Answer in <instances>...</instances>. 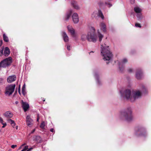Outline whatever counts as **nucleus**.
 Returning a JSON list of instances; mask_svg holds the SVG:
<instances>
[{"label": "nucleus", "instance_id": "obj_37", "mask_svg": "<svg viewBox=\"0 0 151 151\" xmlns=\"http://www.w3.org/2000/svg\"><path fill=\"white\" fill-rule=\"evenodd\" d=\"M132 68H129L128 70V71L129 73H131L132 72Z\"/></svg>", "mask_w": 151, "mask_h": 151}, {"label": "nucleus", "instance_id": "obj_10", "mask_svg": "<svg viewBox=\"0 0 151 151\" xmlns=\"http://www.w3.org/2000/svg\"><path fill=\"white\" fill-rule=\"evenodd\" d=\"M143 73L142 70H138L136 73V77L137 79H140L143 77Z\"/></svg>", "mask_w": 151, "mask_h": 151}, {"label": "nucleus", "instance_id": "obj_39", "mask_svg": "<svg viewBox=\"0 0 151 151\" xmlns=\"http://www.w3.org/2000/svg\"><path fill=\"white\" fill-rule=\"evenodd\" d=\"M130 2L132 4H133L135 2V0H131Z\"/></svg>", "mask_w": 151, "mask_h": 151}, {"label": "nucleus", "instance_id": "obj_34", "mask_svg": "<svg viewBox=\"0 0 151 151\" xmlns=\"http://www.w3.org/2000/svg\"><path fill=\"white\" fill-rule=\"evenodd\" d=\"M105 4L107 5L109 7H110L112 6V4L110 3H105Z\"/></svg>", "mask_w": 151, "mask_h": 151}, {"label": "nucleus", "instance_id": "obj_24", "mask_svg": "<svg viewBox=\"0 0 151 151\" xmlns=\"http://www.w3.org/2000/svg\"><path fill=\"white\" fill-rule=\"evenodd\" d=\"M94 76L96 80L97 83L99 84H100V81H99V75L97 73H95L94 74Z\"/></svg>", "mask_w": 151, "mask_h": 151}, {"label": "nucleus", "instance_id": "obj_33", "mask_svg": "<svg viewBox=\"0 0 151 151\" xmlns=\"http://www.w3.org/2000/svg\"><path fill=\"white\" fill-rule=\"evenodd\" d=\"M7 120L10 123L11 125L14 122V120L10 119H8Z\"/></svg>", "mask_w": 151, "mask_h": 151}, {"label": "nucleus", "instance_id": "obj_9", "mask_svg": "<svg viewBox=\"0 0 151 151\" xmlns=\"http://www.w3.org/2000/svg\"><path fill=\"white\" fill-rule=\"evenodd\" d=\"M136 134H139V135L144 136H145V134H146L145 129L142 127L138 128Z\"/></svg>", "mask_w": 151, "mask_h": 151}, {"label": "nucleus", "instance_id": "obj_25", "mask_svg": "<svg viewBox=\"0 0 151 151\" xmlns=\"http://www.w3.org/2000/svg\"><path fill=\"white\" fill-rule=\"evenodd\" d=\"M97 33H98V37H99V41L100 42H101V41L102 39L103 38V37L104 36L99 32V29L97 30Z\"/></svg>", "mask_w": 151, "mask_h": 151}, {"label": "nucleus", "instance_id": "obj_22", "mask_svg": "<svg viewBox=\"0 0 151 151\" xmlns=\"http://www.w3.org/2000/svg\"><path fill=\"white\" fill-rule=\"evenodd\" d=\"M88 32L86 34L85 33H83L81 35V40L82 41H85L86 40H88Z\"/></svg>", "mask_w": 151, "mask_h": 151}, {"label": "nucleus", "instance_id": "obj_57", "mask_svg": "<svg viewBox=\"0 0 151 151\" xmlns=\"http://www.w3.org/2000/svg\"><path fill=\"white\" fill-rule=\"evenodd\" d=\"M1 129H0V132H1Z\"/></svg>", "mask_w": 151, "mask_h": 151}, {"label": "nucleus", "instance_id": "obj_43", "mask_svg": "<svg viewBox=\"0 0 151 151\" xmlns=\"http://www.w3.org/2000/svg\"><path fill=\"white\" fill-rule=\"evenodd\" d=\"M15 125L16 124L15 123V122H14V123L13 124H11L13 128H14V127L15 126Z\"/></svg>", "mask_w": 151, "mask_h": 151}, {"label": "nucleus", "instance_id": "obj_35", "mask_svg": "<svg viewBox=\"0 0 151 151\" xmlns=\"http://www.w3.org/2000/svg\"><path fill=\"white\" fill-rule=\"evenodd\" d=\"M0 122L2 124H3L4 123L3 119L1 117H0Z\"/></svg>", "mask_w": 151, "mask_h": 151}, {"label": "nucleus", "instance_id": "obj_46", "mask_svg": "<svg viewBox=\"0 0 151 151\" xmlns=\"http://www.w3.org/2000/svg\"><path fill=\"white\" fill-rule=\"evenodd\" d=\"M26 143H24V144H23L22 145V146H21V147H23V146H24V145H26Z\"/></svg>", "mask_w": 151, "mask_h": 151}, {"label": "nucleus", "instance_id": "obj_38", "mask_svg": "<svg viewBox=\"0 0 151 151\" xmlns=\"http://www.w3.org/2000/svg\"><path fill=\"white\" fill-rule=\"evenodd\" d=\"M17 147V145H12L11 146V147L12 148L14 149L15 147Z\"/></svg>", "mask_w": 151, "mask_h": 151}, {"label": "nucleus", "instance_id": "obj_11", "mask_svg": "<svg viewBox=\"0 0 151 151\" xmlns=\"http://www.w3.org/2000/svg\"><path fill=\"white\" fill-rule=\"evenodd\" d=\"M72 17L74 23L76 24L78 22V14L77 13H74Z\"/></svg>", "mask_w": 151, "mask_h": 151}, {"label": "nucleus", "instance_id": "obj_18", "mask_svg": "<svg viewBox=\"0 0 151 151\" xmlns=\"http://www.w3.org/2000/svg\"><path fill=\"white\" fill-rule=\"evenodd\" d=\"M62 35L63 39L65 42H68L69 41V38L66 33L65 32H62Z\"/></svg>", "mask_w": 151, "mask_h": 151}, {"label": "nucleus", "instance_id": "obj_1", "mask_svg": "<svg viewBox=\"0 0 151 151\" xmlns=\"http://www.w3.org/2000/svg\"><path fill=\"white\" fill-rule=\"evenodd\" d=\"M143 88L144 90L141 91L137 90L133 91L132 92L129 89H122L120 90V93L121 97L124 99L129 100L131 102H134L136 100L141 97L142 93L145 90L144 86H143Z\"/></svg>", "mask_w": 151, "mask_h": 151}, {"label": "nucleus", "instance_id": "obj_4", "mask_svg": "<svg viewBox=\"0 0 151 151\" xmlns=\"http://www.w3.org/2000/svg\"><path fill=\"white\" fill-rule=\"evenodd\" d=\"M122 116L128 122H130L133 120V116L131 109L128 108L125 109L121 113Z\"/></svg>", "mask_w": 151, "mask_h": 151}, {"label": "nucleus", "instance_id": "obj_15", "mask_svg": "<svg viewBox=\"0 0 151 151\" xmlns=\"http://www.w3.org/2000/svg\"><path fill=\"white\" fill-rule=\"evenodd\" d=\"M68 31L70 33L71 35L73 37H75V31L72 27L69 26L67 27Z\"/></svg>", "mask_w": 151, "mask_h": 151}, {"label": "nucleus", "instance_id": "obj_21", "mask_svg": "<svg viewBox=\"0 0 151 151\" xmlns=\"http://www.w3.org/2000/svg\"><path fill=\"white\" fill-rule=\"evenodd\" d=\"M72 13V11L71 10H70L66 13L65 17V20H68L69 19Z\"/></svg>", "mask_w": 151, "mask_h": 151}, {"label": "nucleus", "instance_id": "obj_55", "mask_svg": "<svg viewBox=\"0 0 151 151\" xmlns=\"http://www.w3.org/2000/svg\"><path fill=\"white\" fill-rule=\"evenodd\" d=\"M43 101H45V99H44L43 100Z\"/></svg>", "mask_w": 151, "mask_h": 151}, {"label": "nucleus", "instance_id": "obj_48", "mask_svg": "<svg viewBox=\"0 0 151 151\" xmlns=\"http://www.w3.org/2000/svg\"><path fill=\"white\" fill-rule=\"evenodd\" d=\"M19 91H19V93H20V85L19 86Z\"/></svg>", "mask_w": 151, "mask_h": 151}, {"label": "nucleus", "instance_id": "obj_5", "mask_svg": "<svg viewBox=\"0 0 151 151\" xmlns=\"http://www.w3.org/2000/svg\"><path fill=\"white\" fill-rule=\"evenodd\" d=\"M12 62V59L11 57L3 59L0 62V69L2 68H6L9 67Z\"/></svg>", "mask_w": 151, "mask_h": 151}, {"label": "nucleus", "instance_id": "obj_3", "mask_svg": "<svg viewBox=\"0 0 151 151\" xmlns=\"http://www.w3.org/2000/svg\"><path fill=\"white\" fill-rule=\"evenodd\" d=\"M89 30L88 32V41L93 42H96L97 36L95 32V29L92 27H90Z\"/></svg>", "mask_w": 151, "mask_h": 151}, {"label": "nucleus", "instance_id": "obj_44", "mask_svg": "<svg viewBox=\"0 0 151 151\" xmlns=\"http://www.w3.org/2000/svg\"><path fill=\"white\" fill-rule=\"evenodd\" d=\"M50 131L52 132H55V130L53 129L52 128L50 129Z\"/></svg>", "mask_w": 151, "mask_h": 151}, {"label": "nucleus", "instance_id": "obj_51", "mask_svg": "<svg viewBox=\"0 0 151 151\" xmlns=\"http://www.w3.org/2000/svg\"><path fill=\"white\" fill-rule=\"evenodd\" d=\"M39 117H38L37 119V121L38 122L39 121Z\"/></svg>", "mask_w": 151, "mask_h": 151}, {"label": "nucleus", "instance_id": "obj_26", "mask_svg": "<svg viewBox=\"0 0 151 151\" xmlns=\"http://www.w3.org/2000/svg\"><path fill=\"white\" fill-rule=\"evenodd\" d=\"M137 18L138 20L139 21H141L143 18V17L142 15V13H138L137 14Z\"/></svg>", "mask_w": 151, "mask_h": 151}, {"label": "nucleus", "instance_id": "obj_12", "mask_svg": "<svg viewBox=\"0 0 151 151\" xmlns=\"http://www.w3.org/2000/svg\"><path fill=\"white\" fill-rule=\"evenodd\" d=\"M32 120L31 118L30 117L29 115H27L26 117V122L27 124L29 127H31V125L32 124Z\"/></svg>", "mask_w": 151, "mask_h": 151}, {"label": "nucleus", "instance_id": "obj_14", "mask_svg": "<svg viewBox=\"0 0 151 151\" xmlns=\"http://www.w3.org/2000/svg\"><path fill=\"white\" fill-rule=\"evenodd\" d=\"M100 29L103 32H105L106 31V24L103 22H101L99 25Z\"/></svg>", "mask_w": 151, "mask_h": 151}, {"label": "nucleus", "instance_id": "obj_30", "mask_svg": "<svg viewBox=\"0 0 151 151\" xmlns=\"http://www.w3.org/2000/svg\"><path fill=\"white\" fill-rule=\"evenodd\" d=\"M45 126V123L44 122H43L41 123L40 127L42 129H44Z\"/></svg>", "mask_w": 151, "mask_h": 151}, {"label": "nucleus", "instance_id": "obj_8", "mask_svg": "<svg viewBox=\"0 0 151 151\" xmlns=\"http://www.w3.org/2000/svg\"><path fill=\"white\" fill-rule=\"evenodd\" d=\"M91 16L92 18L96 17L99 16L102 19H104V17L102 12L100 10L94 11L91 14Z\"/></svg>", "mask_w": 151, "mask_h": 151}, {"label": "nucleus", "instance_id": "obj_45", "mask_svg": "<svg viewBox=\"0 0 151 151\" xmlns=\"http://www.w3.org/2000/svg\"><path fill=\"white\" fill-rule=\"evenodd\" d=\"M35 129H33V130L31 132V134H32V133H33L35 132Z\"/></svg>", "mask_w": 151, "mask_h": 151}, {"label": "nucleus", "instance_id": "obj_47", "mask_svg": "<svg viewBox=\"0 0 151 151\" xmlns=\"http://www.w3.org/2000/svg\"><path fill=\"white\" fill-rule=\"evenodd\" d=\"M33 149V147L30 148L29 149H28L27 150H29L30 151L31 150H32Z\"/></svg>", "mask_w": 151, "mask_h": 151}, {"label": "nucleus", "instance_id": "obj_13", "mask_svg": "<svg viewBox=\"0 0 151 151\" xmlns=\"http://www.w3.org/2000/svg\"><path fill=\"white\" fill-rule=\"evenodd\" d=\"M16 79V76L15 75L10 76L7 78V81L8 83H12Z\"/></svg>", "mask_w": 151, "mask_h": 151}, {"label": "nucleus", "instance_id": "obj_29", "mask_svg": "<svg viewBox=\"0 0 151 151\" xmlns=\"http://www.w3.org/2000/svg\"><path fill=\"white\" fill-rule=\"evenodd\" d=\"M35 140L37 143H40L42 142L41 138L40 136H36L35 138Z\"/></svg>", "mask_w": 151, "mask_h": 151}, {"label": "nucleus", "instance_id": "obj_16", "mask_svg": "<svg viewBox=\"0 0 151 151\" xmlns=\"http://www.w3.org/2000/svg\"><path fill=\"white\" fill-rule=\"evenodd\" d=\"M22 102V107L25 112L27 111L29 107V104L26 102H23V101Z\"/></svg>", "mask_w": 151, "mask_h": 151}, {"label": "nucleus", "instance_id": "obj_28", "mask_svg": "<svg viewBox=\"0 0 151 151\" xmlns=\"http://www.w3.org/2000/svg\"><path fill=\"white\" fill-rule=\"evenodd\" d=\"M22 92L23 95H25L26 93L25 89V84L23 86L22 88Z\"/></svg>", "mask_w": 151, "mask_h": 151}, {"label": "nucleus", "instance_id": "obj_19", "mask_svg": "<svg viewBox=\"0 0 151 151\" xmlns=\"http://www.w3.org/2000/svg\"><path fill=\"white\" fill-rule=\"evenodd\" d=\"M10 53V51L9 48L7 47H5L3 53V55L5 57H7L9 55Z\"/></svg>", "mask_w": 151, "mask_h": 151}, {"label": "nucleus", "instance_id": "obj_17", "mask_svg": "<svg viewBox=\"0 0 151 151\" xmlns=\"http://www.w3.org/2000/svg\"><path fill=\"white\" fill-rule=\"evenodd\" d=\"M71 4L73 7L76 10H79L80 7L77 3V2L75 1H71Z\"/></svg>", "mask_w": 151, "mask_h": 151}, {"label": "nucleus", "instance_id": "obj_40", "mask_svg": "<svg viewBox=\"0 0 151 151\" xmlns=\"http://www.w3.org/2000/svg\"><path fill=\"white\" fill-rule=\"evenodd\" d=\"M2 124L3 125V126L2 127V128H3L5 127L6 125V124L5 122L4 124Z\"/></svg>", "mask_w": 151, "mask_h": 151}, {"label": "nucleus", "instance_id": "obj_42", "mask_svg": "<svg viewBox=\"0 0 151 151\" xmlns=\"http://www.w3.org/2000/svg\"><path fill=\"white\" fill-rule=\"evenodd\" d=\"M3 79L2 78H0V83H3Z\"/></svg>", "mask_w": 151, "mask_h": 151}, {"label": "nucleus", "instance_id": "obj_23", "mask_svg": "<svg viewBox=\"0 0 151 151\" xmlns=\"http://www.w3.org/2000/svg\"><path fill=\"white\" fill-rule=\"evenodd\" d=\"M134 12L137 14L141 13L142 9L138 7H135L134 9Z\"/></svg>", "mask_w": 151, "mask_h": 151}, {"label": "nucleus", "instance_id": "obj_2", "mask_svg": "<svg viewBox=\"0 0 151 151\" xmlns=\"http://www.w3.org/2000/svg\"><path fill=\"white\" fill-rule=\"evenodd\" d=\"M101 55L104 60L108 61L107 64H108L111 60L113 55L109 50L108 46H106L105 44L101 45Z\"/></svg>", "mask_w": 151, "mask_h": 151}, {"label": "nucleus", "instance_id": "obj_31", "mask_svg": "<svg viewBox=\"0 0 151 151\" xmlns=\"http://www.w3.org/2000/svg\"><path fill=\"white\" fill-rule=\"evenodd\" d=\"M28 146H25L21 151H25L28 149Z\"/></svg>", "mask_w": 151, "mask_h": 151}, {"label": "nucleus", "instance_id": "obj_41", "mask_svg": "<svg viewBox=\"0 0 151 151\" xmlns=\"http://www.w3.org/2000/svg\"><path fill=\"white\" fill-rule=\"evenodd\" d=\"M70 45H68L67 46V49H68V50H70Z\"/></svg>", "mask_w": 151, "mask_h": 151}, {"label": "nucleus", "instance_id": "obj_49", "mask_svg": "<svg viewBox=\"0 0 151 151\" xmlns=\"http://www.w3.org/2000/svg\"><path fill=\"white\" fill-rule=\"evenodd\" d=\"M93 52H93V51H91V52H89V54L90 55H91V53H93Z\"/></svg>", "mask_w": 151, "mask_h": 151}, {"label": "nucleus", "instance_id": "obj_50", "mask_svg": "<svg viewBox=\"0 0 151 151\" xmlns=\"http://www.w3.org/2000/svg\"><path fill=\"white\" fill-rule=\"evenodd\" d=\"M1 88H0V94H1Z\"/></svg>", "mask_w": 151, "mask_h": 151}, {"label": "nucleus", "instance_id": "obj_6", "mask_svg": "<svg viewBox=\"0 0 151 151\" xmlns=\"http://www.w3.org/2000/svg\"><path fill=\"white\" fill-rule=\"evenodd\" d=\"M15 86V84H12L6 86L5 93V95L9 96L12 95L14 91Z\"/></svg>", "mask_w": 151, "mask_h": 151}, {"label": "nucleus", "instance_id": "obj_53", "mask_svg": "<svg viewBox=\"0 0 151 151\" xmlns=\"http://www.w3.org/2000/svg\"><path fill=\"white\" fill-rule=\"evenodd\" d=\"M2 40L1 42V45H2Z\"/></svg>", "mask_w": 151, "mask_h": 151}, {"label": "nucleus", "instance_id": "obj_56", "mask_svg": "<svg viewBox=\"0 0 151 151\" xmlns=\"http://www.w3.org/2000/svg\"><path fill=\"white\" fill-rule=\"evenodd\" d=\"M31 151L29 150H27V151Z\"/></svg>", "mask_w": 151, "mask_h": 151}, {"label": "nucleus", "instance_id": "obj_7", "mask_svg": "<svg viewBox=\"0 0 151 151\" xmlns=\"http://www.w3.org/2000/svg\"><path fill=\"white\" fill-rule=\"evenodd\" d=\"M127 61V60L126 58L122 59L120 61H117L119 69L121 72H122L124 70L125 65Z\"/></svg>", "mask_w": 151, "mask_h": 151}, {"label": "nucleus", "instance_id": "obj_20", "mask_svg": "<svg viewBox=\"0 0 151 151\" xmlns=\"http://www.w3.org/2000/svg\"><path fill=\"white\" fill-rule=\"evenodd\" d=\"M3 115L6 118H11L13 116V114L10 111H7L4 113Z\"/></svg>", "mask_w": 151, "mask_h": 151}, {"label": "nucleus", "instance_id": "obj_36", "mask_svg": "<svg viewBox=\"0 0 151 151\" xmlns=\"http://www.w3.org/2000/svg\"><path fill=\"white\" fill-rule=\"evenodd\" d=\"M135 26L136 27H141L140 24L138 23H136L135 24Z\"/></svg>", "mask_w": 151, "mask_h": 151}, {"label": "nucleus", "instance_id": "obj_52", "mask_svg": "<svg viewBox=\"0 0 151 151\" xmlns=\"http://www.w3.org/2000/svg\"><path fill=\"white\" fill-rule=\"evenodd\" d=\"M18 126H16V129H18Z\"/></svg>", "mask_w": 151, "mask_h": 151}, {"label": "nucleus", "instance_id": "obj_32", "mask_svg": "<svg viewBox=\"0 0 151 151\" xmlns=\"http://www.w3.org/2000/svg\"><path fill=\"white\" fill-rule=\"evenodd\" d=\"M4 47H3L1 50H0V56L1 57L3 55Z\"/></svg>", "mask_w": 151, "mask_h": 151}, {"label": "nucleus", "instance_id": "obj_27", "mask_svg": "<svg viewBox=\"0 0 151 151\" xmlns=\"http://www.w3.org/2000/svg\"><path fill=\"white\" fill-rule=\"evenodd\" d=\"M3 36L4 40L6 42H8L9 41V40L8 37L5 33L3 34Z\"/></svg>", "mask_w": 151, "mask_h": 151}, {"label": "nucleus", "instance_id": "obj_54", "mask_svg": "<svg viewBox=\"0 0 151 151\" xmlns=\"http://www.w3.org/2000/svg\"><path fill=\"white\" fill-rule=\"evenodd\" d=\"M15 103H16V104H17L18 103V101H16Z\"/></svg>", "mask_w": 151, "mask_h": 151}]
</instances>
